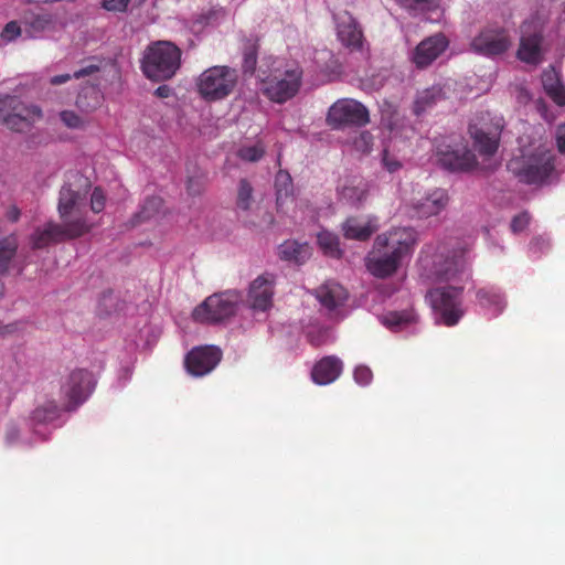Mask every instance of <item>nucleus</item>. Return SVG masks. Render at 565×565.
Masks as SVG:
<instances>
[{"label": "nucleus", "instance_id": "1", "mask_svg": "<svg viewBox=\"0 0 565 565\" xmlns=\"http://www.w3.org/2000/svg\"><path fill=\"white\" fill-rule=\"evenodd\" d=\"M417 244V232L412 227H393L379 234L365 257L367 271L380 279L397 273L403 260L411 257Z\"/></svg>", "mask_w": 565, "mask_h": 565}, {"label": "nucleus", "instance_id": "2", "mask_svg": "<svg viewBox=\"0 0 565 565\" xmlns=\"http://www.w3.org/2000/svg\"><path fill=\"white\" fill-rule=\"evenodd\" d=\"M418 265L420 274L433 281L462 280L471 277L466 258V249L450 242L425 244L420 250Z\"/></svg>", "mask_w": 565, "mask_h": 565}, {"label": "nucleus", "instance_id": "3", "mask_svg": "<svg viewBox=\"0 0 565 565\" xmlns=\"http://www.w3.org/2000/svg\"><path fill=\"white\" fill-rule=\"evenodd\" d=\"M555 160L556 156L552 150L540 147L510 160L508 169L524 184L544 185L557 178Z\"/></svg>", "mask_w": 565, "mask_h": 565}, {"label": "nucleus", "instance_id": "4", "mask_svg": "<svg viewBox=\"0 0 565 565\" xmlns=\"http://www.w3.org/2000/svg\"><path fill=\"white\" fill-rule=\"evenodd\" d=\"M84 206V194L73 190L70 184L61 188L57 211L62 223L58 227L65 241L82 237L94 227L83 210Z\"/></svg>", "mask_w": 565, "mask_h": 565}, {"label": "nucleus", "instance_id": "5", "mask_svg": "<svg viewBox=\"0 0 565 565\" xmlns=\"http://www.w3.org/2000/svg\"><path fill=\"white\" fill-rule=\"evenodd\" d=\"M181 50L170 41H157L148 45L141 60L147 78L162 82L172 78L181 66Z\"/></svg>", "mask_w": 565, "mask_h": 565}, {"label": "nucleus", "instance_id": "6", "mask_svg": "<svg viewBox=\"0 0 565 565\" xmlns=\"http://www.w3.org/2000/svg\"><path fill=\"white\" fill-rule=\"evenodd\" d=\"M238 74L235 68L215 65L203 71L195 85L200 96L206 102H217L230 96L236 87Z\"/></svg>", "mask_w": 565, "mask_h": 565}, {"label": "nucleus", "instance_id": "7", "mask_svg": "<svg viewBox=\"0 0 565 565\" xmlns=\"http://www.w3.org/2000/svg\"><path fill=\"white\" fill-rule=\"evenodd\" d=\"M463 287H438L429 290L427 298L438 323L446 327L458 324L465 315L462 307Z\"/></svg>", "mask_w": 565, "mask_h": 565}, {"label": "nucleus", "instance_id": "8", "mask_svg": "<svg viewBox=\"0 0 565 565\" xmlns=\"http://www.w3.org/2000/svg\"><path fill=\"white\" fill-rule=\"evenodd\" d=\"M42 110L35 105H28L18 96L6 95L0 98V122L15 132L30 130Z\"/></svg>", "mask_w": 565, "mask_h": 565}, {"label": "nucleus", "instance_id": "9", "mask_svg": "<svg viewBox=\"0 0 565 565\" xmlns=\"http://www.w3.org/2000/svg\"><path fill=\"white\" fill-rule=\"evenodd\" d=\"M242 300V292L227 290L207 297L193 310V319L201 323H216L232 317Z\"/></svg>", "mask_w": 565, "mask_h": 565}, {"label": "nucleus", "instance_id": "10", "mask_svg": "<svg viewBox=\"0 0 565 565\" xmlns=\"http://www.w3.org/2000/svg\"><path fill=\"white\" fill-rule=\"evenodd\" d=\"M326 121L332 129L364 127L370 122L367 108L356 99L340 98L334 102L327 113Z\"/></svg>", "mask_w": 565, "mask_h": 565}, {"label": "nucleus", "instance_id": "11", "mask_svg": "<svg viewBox=\"0 0 565 565\" xmlns=\"http://www.w3.org/2000/svg\"><path fill=\"white\" fill-rule=\"evenodd\" d=\"M271 78L264 81V95L271 102L282 104L292 98L302 83V68L296 64H287L282 71Z\"/></svg>", "mask_w": 565, "mask_h": 565}, {"label": "nucleus", "instance_id": "12", "mask_svg": "<svg viewBox=\"0 0 565 565\" xmlns=\"http://www.w3.org/2000/svg\"><path fill=\"white\" fill-rule=\"evenodd\" d=\"M436 156L439 164L451 172L470 171L478 163L467 145L448 138L436 141Z\"/></svg>", "mask_w": 565, "mask_h": 565}, {"label": "nucleus", "instance_id": "13", "mask_svg": "<svg viewBox=\"0 0 565 565\" xmlns=\"http://www.w3.org/2000/svg\"><path fill=\"white\" fill-rule=\"evenodd\" d=\"M95 387L93 374L84 369L72 371L62 384L61 393L66 399L65 412H74L90 395Z\"/></svg>", "mask_w": 565, "mask_h": 565}, {"label": "nucleus", "instance_id": "14", "mask_svg": "<svg viewBox=\"0 0 565 565\" xmlns=\"http://www.w3.org/2000/svg\"><path fill=\"white\" fill-rule=\"evenodd\" d=\"M512 44L503 26H486L471 41V50L482 56L493 57L505 53Z\"/></svg>", "mask_w": 565, "mask_h": 565}, {"label": "nucleus", "instance_id": "15", "mask_svg": "<svg viewBox=\"0 0 565 565\" xmlns=\"http://www.w3.org/2000/svg\"><path fill=\"white\" fill-rule=\"evenodd\" d=\"M222 355V351L215 345L195 347L185 355V370L192 376H204L217 366Z\"/></svg>", "mask_w": 565, "mask_h": 565}, {"label": "nucleus", "instance_id": "16", "mask_svg": "<svg viewBox=\"0 0 565 565\" xmlns=\"http://www.w3.org/2000/svg\"><path fill=\"white\" fill-rule=\"evenodd\" d=\"M275 279L270 274L256 277L249 285L247 303L254 311L265 312L273 306Z\"/></svg>", "mask_w": 565, "mask_h": 565}, {"label": "nucleus", "instance_id": "17", "mask_svg": "<svg viewBox=\"0 0 565 565\" xmlns=\"http://www.w3.org/2000/svg\"><path fill=\"white\" fill-rule=\"evenodd\" d=\"M501 131L502 125L499 122L494 125L482 124L481 126L477 124L469 125V134L473 140V146L482 156H492L497 152Z\"/></svg>", "mask_w": 565, "mask_h": 565}, {"label": "nucleus", "instance_id": "18", "mask_svg": "<svg viewBox=\"0 0 565 565\" xmlns=\"http://www.w3.org/2000/svg\"><path fill=\"white\" fill-rule=\"evenodd\" d=\"M334 21L339 41L350 51H361L364 36L353 15L348 11H343L334 15Z\"/></svg>", "mask_w": 565, "mask_h": 565}, {"label": "nucleus", "instance_id": "19", "mask_svg": "<svg viewBox=\"0 0 565 565\" xmlns=\"http://www.w3.org/2000/svg\"><path fill=\"white\" fill-rule=\"evenodd\" d=\"M448 40L443 33L424 39L413 52V62L418 68L430 65L447 47Z\"/></svg>", "mask_w": 565, "mask_h": 565}, {"label": "nucleus", "instance_id": "20", "mask_svg": "<svg viewBox=\"0 0 565 565\" xmlns=\"http://www.w3.org/2000/svg\"><path fill=\"white\" fill-rule=\"evenodd\" d=\"M380 228L375 216H350L342 223L343 236L347 239L366 242Z\"/></svg>", "mask_w": 565, "mask_h": 565}, {"label": "nucleus", "instance_id": "21", "mask_svg": "<svg viewBox=\"0 0 565 565\" xmlns=\"http://www.w3.org/2000/svg\"><path fill=\"white\" fill-rule=\"evenodd\" d=\"M448 194L443 189H435L414 204V211L420 218L438 215L448 204Z\"/></svg>", "mask_w": 565, "mask_h": 565}, {"label": "nucleus", "instance_id": "22", "mask_svg": "<svg viewBox=\"0 0 565 565\" xmlns=\"http://www.w3.org/2000/svg\"><path fill=\"white\" fill-rule=\"evenodd\" d=\"M543 35L540 32L523 34L518 49V57L527 64H539L543 60Z\"/></svg>", "mask_w": 565, "mask_h": 565}, {"label": "nucleus", "instance_id": "23", "mask_svg": "<svg viewBox=\"0 0 565 565\" xmlns=\"http://www.w3.org/2000/svg\"><path fill=\"white\" fill-rule=\"evenodd\" d=\"M342 372V362L335 356H326L317 362L311 371V377L319 385L334 382Z\"/></svg>", "mask_w": 565, "mask_h": 565}, {"label": "nucleus", "instance_id": "24", "mask_svg": "<svg viewBox=\"0 0 565 565\" xmlns=\"http://www.w3.org/2000/svg\"><path fill=\"white\" fill-rule=\"evenodd\" d=\"M317 299L324 308L332 311L345 302L348 292L341 285L329 281L317 290Z\"/></svg>", "mask_w": 565, "mask_h": 565}, {"label": "nucleus", "instance_id": "25", "mask_svg": "<svg viewBox=\"0 0 565 565\" xmlns=\"http://www.w3.org/2000/svg\"><path fill=\"white\" fill-rule=\"evenodd\" d=\"M337 193L339 201L358 206L365 201L369 190L366 183L362 181L355 183L354 180H344L338 186Z\"/></svg>", "mask_w": 565, "mask_h": 565}, {"label": "nucleus", "instance_id": "26", "mask_svg": "<svg viewBox=\"0 0 565 565\" xmlns=\"http://www.w3.org/2000/svg\"><path fill=\"white\" fill-rule=\"evenodd\" d=\"M445 99V92L441 86L434 85L422 92H418L413 104V113L420 116L434 108L439 102Z\"/></svg>", "mask_w": 565, "mask_h": 565}, {"label": "nucleus", "instance_id": "27", "mask_svg": "<svg viewBox=\"0 0 565 565\" xmlns=\"http://www.w3.org/2000/svg\"><path fill=\"white\" fill-rule=\"evenodd\" d=\"M31 247L33 249H42L53 243L64 242V237L60 231L58 224L49 222L43 227H38L31 235Z\"/></svg>", "mask_w": 565, "mask_h": 565}, {"label": "nucleus", "instance_id": "28", "mask_svg": "<svg viewBox=\"0 0 565 565\" xmlns=\"http://www.w3.org/2000/svg\"><path fill=\"white\" fill-rule=\"evenodd\" d=\"M542 85L546 95L558 106L565 105V87L561 83L555 68L545 70L542 74Z\"/></svg>", "mask_w": 565, "mask_h": 565}, {"label": "nucleus", "instance_id": "29", "mask_svg": "<svg viewBox=\"0 0 565 565\" xmlns=\"http://www.w3.org/2000/svg\"><path fill=\"white\" fill-rule=\"evenodd\" d=\"M64 409L60 407L55 401H47L42 405H39L31 414V419L35 424H47L61 416Z\"/></svg>", "mask_w": 565, "mask_h": 565}, {"label": "nucleus", "instance_id": "30", "mask_svg": "<svg viewBox=\"0 0 565 565\" xmlns=\"http://www.w3.org/2000/svg\"><path fill=\"white\" fill-rule=\"evenodd\" d=\"M279 256L285 260H294L301 264L309 257V246L297 242L287 241L279 246Z\"/></svg>", "mask_w": 565, "mask_h": 565}, {"label": "nucleus", "instance_id": "31", "mask_svg": "<svg viewBox=\"0 0 565 565\" xmlns=\"http://www.w3.org/2000/svg\"><path fill=\"white\" fill-rule=\"evenodd\" d=\"M18 246V238L13 234L0 239V276L9 270L10 263L17 254Z\"/></svg>", "mask_w": 565, "mask_h": 565}, {"label": "nucleus", "instance_id": "32", "mask_svg": "<svg viewBox=\"0 0 565 565\" xmlns=\"http://www.w3.org/2000/svg\"><path fill=\"white\" fill-rule=\"evenodd\" d=\"M103 96L95 87L84 88L76 98V106L86 114L93 113L102 105Z\"/></svg>", "mask_w": 565, "mask_h": 565}, {"label": "nucleus", "instance_id": "33", "mask_svg": "<svg viewBox=\"0 0 565 565\" xmlns=\"http://www.w3.org/2000/svg\"><path fill=\"white\" fill-rule=\"evenodd\" d=\"M276 201L281 206L294 195V184L290 174L287 171H278L275 178Z\"/></svg>", "mask_w": 565, "mask_h": 565}, {"label": "nucleus", "instance_id": "34", "mask_svg": "<svg viewBox=\"0 0 565 565\" xmlns=\"http://www.w3.org/2000/svg\"><path fill=\"white\" fill-rule=\"evenodd\" d=\"M416 316L413 310L391 311L383 316V323L391 330L397 331L414 322Z\"/></svg>", "mask_w": 565, "mask_h": 565}, {"label": "nucleus", "instance_id": "35", "mask_svg": "<svg viewBox=\"0 0 565 565\" xmlns=\"http://www.w3.org/2000/svg\"><path fill=\"white\" fill-rule=\"evenodd\" d=\"M163 206V201L159 196H150L146 199L140 211L135 215L134 225L149 221L156 217Z\"/></svg>", "mask_w": 565, "mask_h": 565}, {"label": "nucleus", "instance_id": "36", "mask_svg": "<svg viewBox=\"0 0 565 565\" xmlns=\"http://www.w3.org/2000/svg\"><path fill=\"white\" fill-rule=\"evenodd\" d=\"M318 244L323 253L333 258H340L342 250L339 246V237L330 232L322 231L317 237Z\"/></svg>", "mask_w": 565, "mask_h": 565}, {"label": "nucleus", "instance_id": "37", "mask_svg": "<svg viewBox=\"0 0 565 565\" xmlns=\"http://www.w3.org/2000/svg\"><path fill=\"white\" fill-rule=\"evenodd\" d=\"M258 43L256 40H247L243 49L242 68L244 74L253 75L257 65Z\"/></svg>", "mask_w": 565, "mask_h": 565}, {"label": "nucleus", "instance_id": "38", "mask_svg": "<svg viewBox=\"0 0 565 565\" xmlns=\"http://www.w3.org/2000/svg\"><path fill=\"white\" fill-rule=\"evenodd\" d=\"M478 302L483 306H494L500 308L504 303L502 294L494 287H484L477 291Z\"/></svg>", "mask_w": 565, "mask_h": 565}, {"label": "nucleus", "instance_id": "39", "mask_svg": "<svg viewBox=\"0 0 565 565\" xmlns=\"http://www.w3.org/2000/svg\"><path fill=\"white\" fill-rule=\"evenodd\" d=\"M253 202V188L246 179H242L238 184L237 191V207L246 211L250 207Z\"/></svg>", "mask_w": 565, "mask_h": 565}, {"label": "nucleus", "instance_id": "40", "mask_svg": "<svg viewBox=\"0 0 565 565\" xmlns=\"http://www.w3.org/2000/svg\"><path fill=\"white\" fill-rule=\"evenodd\" d=\"M397 2L409 11H429L438 7V0H397Z\"/></svg>", "mask_w": 565, "mask_h": 565}, {"label": "nucleus", "instance_id": "41", "mask_svg": "<svg viewBox=\"0 0 565 565\" xmlns=\"http://www.w3.org/2000/svg\"><path fill=\"white\" fill-rule=\"evenodd\" d=\"M97 71H98L97 66L89 65L87 67H84V68H81V70L74 72L73 75H70V74L55 75L50 79V83L52 85H61V84L68 82L72 77L78 79V78L85 77L87 75H90Z\"/></svg>", "mask_w": 565, "mask_h": 565}, {"label": "nucleus", "instance_id": "42", "mask_svg": "<svg viewBox=\"0 0 565 565\" xmlns=\"http://www.w3.org/2000/svg\"><path fill=\"white\" fill-rule=\"evenodd\" d=\"M373 142V135L365 130L361 131L359 136L354 138L353 146L358 151L362 153H369L372 150Z\"/></svg>", "mask_w": 565, "mask_h": 565}, {"label": "nucleus", "instance_id": "43", "mask_svg": "<svg viewBox=\"0 0 565 565\" xmlns=\"http://www.w3.org/2000/svg\"><path fill=\"white\" fill-rule=\"evenodd\" d=\"M264 153H265V149L260 145L243 147L238 151L239 158L243 160L249 161V162H255V161L260 160L263 158Z\"/></svg>", "mask_w": 565, "mask_h": 565}, {"label": "nucleus", "instance_id": "44", "mask_svg": "<svg viewBox=\"0 0 565 565\" xmlns=\"http://www.w3.org/2000/svg\"><path fill=\"white\" fill-rule=\"evenodd\" d=\"M60 118L67 128L79 129L84 127V120L73 110L61 111Z\"/></svg>", "mask_w": 565, "mask_h": 565}, {"label": "nucleus", "instance_id": "45", "mask_svg": "<svg viewBox=\"0 0 565 565\" xmlns=\"http://www.w3.org/2000/svg\"><path fill=\"white\" fill-rule=\"evenodd\" d=\"M531 215L527 211H523L511 220L510 228L514 234L523 232L530 224Z\"/></svg>", "mask_w": 565, "mask_h": 565}, {"label": "nucleus", "instance_id": "46", "mask_svg": "<svg viewBox=\"0 0 565 565\" xmlns=\"http://www.w3.org/2000/svg\"><path fill=\"white\" fill-rule=\"evenodd\" d=\"M106 205V194L104 190L99 186H96L90 195V210L94 213H100Z\"/></svg>", "mask_w": 565, "mask_h": 565}, {"label": "nucleus", "instance_id": "47", "mask_svg": "<svg viewBox=\"0 0 565 565\" xmlns=\"http://www.w3.org/2000/svg\"><path fill=\"white\" fill-rule=\"evenodd\" d=\"M354 380L360 385H369L372 382L373 373L370 367L360 365L354 370Z\"/></svg>", "mask_w": 565, "mask_h": 565}, {"label": "nucleus", "instance_id": "48", "mask_svg": "<svg viewBox=\"0 0 565 565\" xmlns=\"http://www.w3.org/2000/svg\"><path fill=\"white\" fill-rule=\"evenodd\" d=\"M382 163L383 167L390 172L394 173L402 168V163L393 156L388 153L387 149L383 150L382 153Z\"/></svg>", "mask_w": 565, "mask_h": 565}, {"label": "nucleus", "instance_id": "49", "mask_svg": "<svg viewBox=\"0 0 565 565\" xmlns=\"http://www.w3.org/2000/svg\"><path fill=\"white\" fill-rule=\"evenodd\" d=\"M131 0H103L102 7L110 12H125Z\"/></svg>", "mask_w": 565, "mask_h": 565}, {"label": "nucleus", "instance_id": "50", "mask_svg": "<svg viewBox=\"0 0 565 565\" xmlns=\"http://www.w3.org/2000/svg\"><path fill=\"white\" fill-rule=\"evenodd\" d=\"M21 34V28L15 21H10L6 24L1 32V38L4 41H12Z\"/></svg>", "mask_w": 565, "mask_h": 565}, {"label": "nucleus", "instance_id": "51", "mask_svg": "<svg viewBox=\"0 0 565 565\" xmlns=\"http://www.w3.org/2000/svg\"><path fill=\"white\" fill-rule=\"evenodd\" d=\"M53 17L51 14H39L32 21V26L36 30H45L53 25Z\"/></svg>", "mask_w": 565, "mask_h": 565}, {"label": "nucleus", "instance_id": "52", "mask_svg": "<svg viewBox=\"0 0 565 565\" xmlns=\"http://www.w3.org/2000/svg\"><path fill=\"white\" fill-rule=\"evenodd\" d=\"M20 438V429L15 424H9L6 428L4 440L8 446L14 445Z\"/></svg>", "mask_w": 565, "mask_h": 565}, {"label": "nucleus", "instance_id": "53", "mask_svg": "<svg viewBox=\"0 0 565 565\" xmlns=\"http://www.w3.org/2000/svg\"><path fill=\"white\" fill-rule=\"evenodd\" d=\"M20 215H21V211L17 205L12 204V205L8 206V209L6 211V217L8 221L15 223L19 221Z\"/></svg>", "mask_w": 565, "mask_h": 565}, {"label": "nucleus", "instance_id": "54", "mask_svg": "<svg viewBox=\"0 0 565 565\" xmlns=\"http://www.w3.org/2000/svg\"><path fill=\"white\" fill-rule=\"evenodd\" d=\"M556 142L558 151L565 154V125L557 128Z\"/></svg>", "mask_w": 565, "mask_h": 565}, {"label": "nucleus", "instance_id": "55", "mask_svg": "<svg viewBox=\"0 0 565 565\" xmlns=\"http://www.w3.org/2000/svg\"><path fill=\"white\" fill-rule=\"evenodd\" d=\"M170 94H171V88L168 85H161L154 92V95L160 98H167L170 96Z\"/></svg>", "mask_w": 565, "mask_h": 565}, {"label": "nucleus", "instance_id": "56", "mask_svg": "<svg viewBox=\"0 0 565 565\" xmlns=\"http://www.w3.org/2000/svg\"><path fill=\"white\" fill-rule=\"evenodd\" d=\"M18 329H19V323L17 322V323H12V324L6 326L4 330L0 329V332L3 333V334L4 333H11V332L17 331Z\"/></svg>", "mask_w": 565, "mask_h": 565}, {"label": "nucleus", "instance_id": "57", "mask_svg": "<svg viewBox=\"0 0 565 565\" xmlns=\"http://www.w3.org/2000/svg\"><path fill=\"white\" fill-rule=\"evenodd\" d=\"M139 3L143 2L145 0H137Z\"/></svg>", "mask_w": 565, "mask_h": 565}]
</instances>
